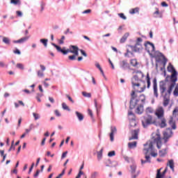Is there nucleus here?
Masks as SVG:
<instances>
[{
  "label": "nucleus",
  "instance_id": "nucleus-55",
  "mask_svg": "<svg viewBox=\"0 0 178 178\" xmlns=\"http://www.w3.org/2000/svg\"><path fill=\"white\" fill-rule=\"evenodd\" d=\"M55 115L56 116H58V118L62 116V114L60 113L59 111L58 110H55Z\"/></svg>",
  "mask_w": 178,
  "mask_h": 178
},
{
  "label": "nucleus",
  "instance_id": "nucleus-46",
  "mask_svg": "<svg viewBox=\"0 0 178 178\" xmlns=\"http://www.w3.org/2000/svg\"><path fill=\"white\" fill-rule=\"evenodd\" d=\"M116 152L115 151H111L108 153V156H115Z\"/></svg>",
  "mask_w": 178,
  "mask_h": 178
},
{
  "label": "nucleus",
  "instance_id": "nucleus-43",
  "mask_svg": "<svg viewBox=\"0 0 178 178\" xmlns=\"http://www.w3.org/2000/svg\"><path fill=\"white\" fill-rule=\"evenodd\" d=\"M17 67L18 69H20L21 70H24V65L22 63H17Z\"/></svg>",
  "mask_w": 178,
  "mask_h": 178
},
{
  "label": "nucleus",
  "instance_id": "nucleus-42",
  "mask_svg": "<svg viewBox=\"0 0 178 178\" xmlns=\"http://www.w3.org/2000/svg\"><path fill=\"white\" fill-rule=\"evenodd\" d=\"M82 95L86 98H91V93H88L87 92H82Z\"/></svg>",
  "mask_w": 178,
  "mask_h": 178
},
{
  "label": "nucleus",
  "instance_id": "nucleus-29",
  "mask_svg": "<svg viewBox=\"0 0 178 178\" xmlns=\"http://www.w3.org/2000/svg\"><path fill=\"white\" fill-rule=\"evenodd\" d=\"M128 147L129 148H131V149L136 148V147H137V142L134 141V142L129 143Z\"/></svg>",
  "mask_w": 178,
  "mask_h": 178
},
{
  "label": "nucleus",
  "instance_id": "nucleus-33",
  "mask_svg": "<svg viewBox=\"0 0 178 178\" xmlns=\"http://www.w3.org/2000/svg\"><path fill=\"white\" fill-rule=\"evenodd\" d=\"M104 149H101L100 151L97 152V159L98 161H101L102 159V152Z\"/></svg>",
  "mask_w": 178,
  "mask_h": 178
},
{
  "label": "nucleus",
  "instance_id": "nucleus-2",
  "mask_svg": "<svg viewBox=\"0 0 178 178\" xmlns=\"http://www.w3.org/2000/svg\"><path fill=\"white\" fill-rule=\"evenodd\" d=\"M156 145L158 149H161L162 148V138H161V134H156L155 136H153L152 140L147 142L145 144V148L143 149V154L147 155L148 152H152L154 151V145Z\"/></svg>",
  "mask_w": 178,
  "mask_h": 178
},
{
  "label": "nucleus",
  "instance_id": "nucleus-19",
  "mask_svg": "<svg viewBox=\"0 0 178 178\" xmlns=\"http://www.w3.org/2000/svg\"><path fill=\"white\" fill-rule=\"evenodd\" d=\"M136 112L138 115H141V113L144 112V106L143 104H140V106H138L136 110Z\"/></svg>",
  "mask_w": 178,
  "mask_h": 178
},
{
  "label": "nucleus",
  "instance_id": "nucleus-64",
  "mask_svg": "<svg viewBox=\"0 0 178 178\" xmlns=\"http://www.w3.org/2000/svg\"><path fill=\"white\" fill-rule=\"evenodd\" d=\"M130 123L131 126H136V120H132Z\"/></svg>",
  "mask_w": 178,
  "mask_h": 178
},
{
  "label": "nucleus",
  "instance_id": "nucleus-40",
  "mask_svg": "<svg viewBox=\"0 0 178 178\" xmlns=\"http://www.w3.org/2000/svg\"><path fill=\"white\" fill-rule=\"evenodd\" d=\"M33 116L35 120H38V119L41 118V115H40V114L35 113H33Z\"/></svg>",
  "mask_w": 178,
  "mask_h": 178
},
{
  "label": "nucleus",
  "instance_id": "nucleus-35",
  "mask_svg": "<svg viewBox=\"0 0 178 178\" xmlns=\"http://www.w3.org/2000/svg\"><path fill=\"white\" fill-rule=\"evenodd\" d=\"M138 81V75H134L131 79V83L134 84Z\"/></svg>",
  "mask_w": 178,
  "mask_h": 178
},
{
  "label": "nucleus",
  "instance_id": "nucleus-17",
  "mask_svg": "<svg viewBox=\"0 0 178 178\" xmlns=\"http://www.w3.org/2000/svg\"><path fill=\"white\" fill-rule=\"evenodd\" d=\"M136 97H132L131 98V100H130V106H129V108L130 109H134V108H136V105H137V103L134 102V99H135Z\"/></svg>",
  "mask_w": 178,
  "mask_h": 178
},
{
  "label": "nucleus",
  "instance_id": "nucleus-30",
  "mask_svg": "<svg viewBox=\"0 0 178 178\" xmlns=\"http://www.w3.org/2000/svg\"><path fill=\"white\" fill-rule=\"evenodd\" d=\"M131 168V172L133 175L134 173H136V170H137V165L134 163L133 165H130Z\"/></svg>",
  "mask_w": 178,
  "mask_h": 178
},
{
  "label": "nucleus",
  "instance_id": "nucleus-32",
  "mask_svg": "<svg viewBox=\"0 0 178 178\" xmlns=\"http://www.w3.org/2000/svg\"><path fill=\"white\" fill-rule=\"evenodd\" d=\"M40 42L43 44L44 47L47 48L48 47V39H40Z\"/></svg>",
  "mask_w": 178,
  "mask_h": 178
},
{
  "label": "nucleus",
  "instance_id": "nucleus-10",
  "mask_svg": "<svg viewBox=\"0 0 178 178\" xmlns=\"http://www.w3.org/2000/svg\"><path fill=\"white\" fill-rule=\"evenodd\" d=\"M156 116H157L158 119H162L163 118V116L165 115V111H163V107H159L156 110L155 112Z\"/></svg>",
  "mask_w": 178,
  "mask_h": 178
},
{
  "label": "nucleus",
  "instance_id": "nucleus-14",
  "mask_svg": "<svg viewBox=\"0 0 178 178\" xmlns=\"http://www.w3.org/2000/svg\"><path fill=\"white\" fill-rule=\"evenodd\" d=\"M138 129H135L132 131V136L129 138V141L138 139Z\"/></svg>",
  "mask_w": 178,
  "mask_h": 178
},
{
  "label": "nucleus",
  "instance_id": "nucleus-27",
  "mask_svg": "<svg viewBox=\"0 0 178 178\" xmlns=\"http://www.w3.org/2000/svg\"><path fill=\"white\" fill-rule=\"evenodd\" d=\"M3 42L6 44V45H10V39L7 37H3Z\"/></svg>",
  "mask_w": 178,
  "mask_h": 178
},
{
  "label": "nucleus",
  "instance_id": "nucleus-24",
  "mask_svg": "<svg viewBox=\"0 0 178 178\" xmlns=\"http://www.w3.org/2000/svg\"><path fill=\"white\" fill-rule=\"evenodd\" d=\"M160 55H161V56H163V67L161 68V70H163V69H165V67L166 66V63H168V58L165 57V56H163V54H162V53H160Z\"/></svg>",
  "mask_w": 178,
  "mask_h": 178
},
{
  "label": "nucleus",
  "instance_id": "nucleus-18",
  "mask_svg": "<svg viewBox=\"0 0 178 178\" xmlns=\"http://www.w3.org/2000/svg\"><path fill=\"white\" fill-rule=\"evenodd\" d=\"M168 147L163 149L159 151V156H161V158H163V156H165V155H166V154H168Z\"/></svg>",
  "mask_w": 178,
  "mask_h": 178
},
{
  "label": "nucleus",
  "instance_id": "nucleus-51",
  "mask_svg": "<svg viewBox=\"0 0 178 178\" xmlns=\"http://www.w3.org/2000/svg\"><path fill=\"white\" fill-rule=\"evenodd\" d=\"M66 97L69 99V101L72 102V104H74V101L73 100V99H72V97H70L69 95H66Z\"/></svg>",
  "mask_w": 178,
  "mask_h": 178
},
{
  "label": "nucleus",
  "instance_id": "nucleus-58",
  "mask_svg": "<svg viewBox=\"0 0 178 178\" xmlns=\"http://www.w3.org/2000/svg\"><path fill=\"white\" fill-rule=\"evenodd\" d=\"M14 54H17V55H20L22 54V52L20 51V50H19V49H16L15 50L13 51Z\"/></svg>",
  "mask_w": 178,
  "mask_h": 178
},
{
  "label": "nucleus",
  "instance_id": "nucleus-20",
  "mask_svg": "<svg viewBox=\"0 0 178 178\" xmlns=\"http://www.w3.org/2000/svg\"><path fill=\"white\" fill-rule=\"evenodd\" d=\"M167 166H169L172 171L175 170V161L173 159L168 160V163H167Z\"/></svg>",
  "mask_w": 178,
  "mask_h": 178
},
{
  "label": "nucleus",
  "instance_id": "nucleus-5",
  "mask_svg": "<svg viewBox=\"0 0 178 178\" xmlns=\"http://www.w3.org/2000/svg\"><path fill=\"white\" fill-rule=\"evenodd\" d=\"M178 107H176L172 111V117L170 118L169 120V124L171 126L172 130H176L177 127L176 126V120H173V118H176L177 120H178Z\"/></svg>",
  "mask_w": 178,
  "mask_h": 178
},
{
  "label": "nucleus",
  "instance_id": "nucleus-23",
  "mask_svg": "<svg viewBox=\"0 0 178 178\" xmlns=\"http://www.w3.org/2000/svg\"><path fill=\"white\" fill-rule=\"evenodd\" d=\"M129 35L130 34L129 33H126L124 34L122 38L120 39L121 44H123L124 42H126V40H127Z\"/></svg>",
  "mask_w": 178,
  "mask_h": 178
},
{
  "label": "nucleus",
  "instance_id": "nucleus-45",
  "mask_svg": "<svg viewBox=\"0 0 178 178\" xmlns=\"http://www.w3.org/2000/svg\"><path fill=\"white\" fill-rule=\"evenodd\" d=\"M64 40H65V35H63V36L61 37V39L58 40V43H59L60 45H62V44H65Z\"/></svg>",
  "mask_w": 178,
  "mask_h": 178
},
{
  "label": "nucleus",
  "instance_id": "nucleus-48",
  "mask_svg": "<svg viewBox=\"0 0 178 178\" xmlns=\"http://www.w3.org/2000/svg\"><path fill=\"white\" fill-rule=\"evenodd\" d=\"M16 14L18 16V17H23V13L22 11H16Z\"/></svg>",
  "mask_w": 178,
  "mask_h": 178
},
{
  "label": "nucleus",
  "instance_id": "nucleus-63",
  "mask_svg": "<svg viewBox=\"0 0 178 178\" xmlns=\"http://www.w3.org/2000/svg\"><path fill=\"white\" fill-rule=\"evenodd\" d=\"M137 74H140L141 77H144V74L141 71H136Z\"/></svg>",
  "mask_w": 178,
  "mask_h": 178
},
{
  "label": "nucleus",
  "instance_id": "nucleus-37",
  "mask_svg": "<svg viewBox=\"0 0 178 178\" xmlns=\"http://www.w3.org/2000/svg\"><path fill=\"white\" fill-rule=\"evenodd\" d=\"M146 113L148 115V113H154V108L152 107H147L146 108Z\"/></svg>",
  "mask_w": 178,
  "mask_h": 178
},
{
  "label": "nucleus",
  "instance_id": "nucleus-7",
  "mask_svg": "<svg viewBox=\"0 0 178 178\" xmlns=\"http://www.w3.org/2000/svg\"><path fill=\"white\" fill-rule=\"evenodd\" d=\"M163 140L164 141V144H166L168 141H169V138H171L173 136V131L170 128H167L165 131L163 133Z\"/></svg>",
  "mask_w": 178,
  "mask_h": 178
},
{
  "label": "nucleus",
  "instance_id": "nucleus-31",
  "mask_svg": "<svg viewBox=\"0 0 178 178\" xmlns=\"http://www.w3.org/2000/svg\"><path fill=\"white\" fill-rule=\"evenodd\" d=\"M106 166L108 168H116V165H118V161H113V165H110L108 163V162H106Z\"/></svg>",
  "mask_w": 178,
  "mask_h": 178
},
{
  "label": "nucleus",
  "instance_id": "nucleus-54",
  "mask_svg": "<svg viewBox=\"0 0 178 178\" xmlns=\"http://www.w3.org/2000/svg\"><path fill=\"white\" fill-rule=\"evenodd\" d=\"M94 102H95V106L96 108L97 112H98L99 108H98V104L97 103V99H95Z\"/></svg>",
  "mask_w": 178,
  "mask_h": 178
},
{
  "label": "nucleus",
  "instance_id": "nucleus-25",
  "mask_svg": "<svg viewBox=\"0 0 178 178\" xmlns=\"http://www.w3.org/2000/svg\"><path fill=\"white\" fill-rule=\"evenodd\" d=\"M140 12V8L136 7L130 10L129 13L131 15H135V13H138Z\"/></svg>",
  "mask_w": 178,
  "mask_h": 178
},
{
  "label": "nucleus",
  "instance_id": "nucleus-49",
  "mask_svg": "<svg viewBox=\"0 0 178 178\" xmlns=\"http://www.w3.org/2000/svg\"><path fill=\"white\" fill-rule=\"evenodd\" d=\"M97 176H98V172H94L91 175V178H97Z\"/></svg>",
  "mask_w": 178,
  "mask_h": 178
},
{
  "label": "nucleus",
  "instance_id": "nucleus-12",
  "mask_svg": "<svg viewBox=\"0 0 178 178\" xmlns=\"http://www.w3.org/2000/svg\"><path fill=\"white\" fill-rule=\"evenodd\" d=\"M153 91L154 97H156V98H158V97H159V95L158 94V83L156 82V78H154L153 79Z\"/></svg>",
  "mask_w": 178,
  "mask_h": 178
},
{
  "label": "nucleus",
  "instance_id": "nucleus-3",
  "mask_svg": "<svg viewBox=\"0 0 178 178\" xmlns=\"http://www.w3.org/2000/svg\"><path fill=\"white\" fill-rule=\"evenodd\" d=\"M141 42H143V39L141 38H138L134 46H128L129 48H131L132 51H130V50L127 49V52L132 56L134 55V53L133 52H138V54L143 52V49H144V47H143V44H141Z\"/></svg>",
  "mask_w": 178,
  "mask_h": 178
},
{
  "label": "nucleus",
  "instance_id": "nucleus-56",
  "mask_svg": "<svg viewBox=\"0 0 178 178\" xmlns=\"http://www.w3.org/2000/svg\"><path fill=\"white\" fill-rule=\"evenodd\" d=\"M67 155V151L63 152L62 156H61V159H65V158H66Z\"/></svg>",
  "mask_w": 178,
  "mask_h": 178
},
{
  "label": "nucleus",
  "instance_id": "nucleus-28",
  "mask_svg": "<svg viewBox=\"0 0 178 178\" xmlns=\"http://www.w3.org/2000/svg\"><path fill=\"white\" fill-rule=\"evenodd\" d=\"M154 17H162V15L159 13V9L156 8V11L153 13Z\"/></svg>",
  "mask_w": 178,
  "mask_h": 178
},
{
  "label": "nucleus",
  "instance_id": "nucleus-1",
  "mask_svg": "<svg viewBox=\"0 0 178 178\" xmlns=\"http://www.w3.org/2000/svg\"><path fill=\"white\" fill-rule=\"evenodd\" d=\"M167 70L170 73H172V74L171 76L168 75L164 81H160L159 90L161 94L166 92V84H173L175 87L176 86V81H177V71H176L172 63H169Z\"/></svg>",
  "mask_w": 178,
  "mask_h": 178
},
{
  "label": "nucleus",
  "instance_id": "nucleus-59",
  "mask_svg": "<svg viewBox=\"0 0 178 178\" xmlns=\"http://www.w3.org/2000/svg\"><path fill=\"white\" fill-rule=\"evenodd\" d=\"M80 52L82 55H83L85 56V58H87V53H86V51L83 49L80 50Z\"/></svg>",
  "mask_w": 178,
  "mask_h": 178
},
{
  "label": "nucleus",
  "instance_id": "nucleus-38",
  "mask_svg": "<svg viewBox=\"0 0 178 178\" xmlns=\"http://www.w3.org/2000/svg\"><path fill=\"white\" fill-rule=\"evenodd\" d=\"M140 81L143 82V87L141 88V90L139 91V92H144L145 88H147V86H145V81L140 80Z\"/></svg>",
  "mask_w": 178,
  "mask_h": 178
},
{
  "label": "nucleus",
  "instance_id": "nucleus-22",
  "mask_svg": "<svg viewBox=\"0 0 178 178\" xmlns=\"http://www.w3.org/2000/svg\"><path fill=\"white\" fill-rule=\"evenodd\" d=\"M75 115H76V118H78L79 122H82V120H84V115L81 114L79 111H75Z\"/></svg>",
  "mask_w": 178,
  "mask_h": 178
},
{
  "label": "nucleus",
  "instance_id": "nucleus-9",
  "mask_svg": "<svg viewBox=\"0 0 178 178\" xmlns=\"http://www.w3.org/2000/svg\"><path fill=\"white\" fill-rule=\"evenodd\" d=\"M51 45L53 47H55V48H56V49H57L58 52H61V54H63V55H67V54H69V52L72 53V51H73V50H70L69 49H67L66 50V47H63V49H62L60 47L56 45V44H55V43H51Z\"/></svg>",
  "mask_w": 178,
  "mask_h": 178
},
{
  "label": "nucleus",
  "instance_id": "nucleus-53",
  "mask_svg": "<svg viewBox=\"0 0 178 178\" xmlns=\"http://www.w3.org/2000/svg\"><path fill=\"white\" fill-rule=\"evenodd\" d=\"M145 158L146 161L148 162V163H151V156L146 155L145 156Z\"/></svg>",
  "mask_w": 178,
  "mask_h": 178
},
{
  "label": "nucleus",
  "instance_id": "nucleus-13",
  "mask_svg": "<svg viewBox=\"0 0 178 178\" xmlns=\"http://www.w3.org/2000/svg\"><path fill=\"white\" fill-rule=\"evenodd\" d=\"M118 133V129L116 127H111V133H110V140L111 142H113L115 140V134Z\"/></svg>",
  "mask_w": 178,
  "mask_h": 178
},
{
  "label": "nucleus",
  "instance_id": "nucleus-62",
  "mask_svg": "<svg viewBox=\"0 0 178 178\" xmlns=\"http://www.w3.org/2000/svg\"><path fill=\"white\" fill-rule=\"evenodd\" d=\"M161 6H163V7H164V8H168V5L167 4L166 2L163 1V2L161 3Z\"/></svg>",
  "mask_w": 178,
  "mask_h": 178
},
{
  "label": "nucleus",
  "instance_id": "nucleus-11",
  "mask_svg": "<svg viewBox=\"0 0 178 178\" xmlns=\"http://www.w3.org/2000/svg\"><path fill=\"white\" fill-rule=\"evenodd\" d=\"M120 67L122 69V70H127V69H130V64L127 63V60H123L120 61Z\"/></svg>",
  "mask_w": 178,
  "mask_h": 178
},
{
  "label": "nucleus",
  "instance_id": "nucleus-15",
  "mask_svg": "<svg viewBox=\"0 0 178 178\" xmlns=\"http://www.w3.org/2000/svg\"><path fill=\"white\" fill-rule=\"evenodd\" d=\"M29 36H25L18 40H13V42L14 44H23L24 42H26V41H27L29 40Z\"/></svg>",
  "mask_w": 178,
  "mask_h": 178
},
{
  "label": "nucleus",
  "instance_id": "nucleus-26",
  "mask_svg": "<svg viewBox=\"0 0 178 178\" xmlns=\"http://www.w3.org/2000/svg\"><path fill=\"white\" fill-rule=\"evenodd\" d=\"M167 124H166V119L165 118H161V122L160 124V127L161 129H163V127H166Z\"/></svg>",
  "mask_w": 178,
  "mask_h": 178
},
{
  "label": "nucleus",
  "instance_id": "nucleus-60",
  "mask_svg": "<svg viewBox=\"0 0 178 178\" xmlns=\"http://www.w3.org/2000/svg\"><path fill=\"white\" fill-rule=\"evenodd\" d=\"M140 98H141V102H144V101H145V95H140Z\"/></svg>",
  "mask_w": 178,
  "mask_h": 178
},
{
  "label": "nucleus",
  "instance_id": "nucleus-34",
  "mask_svg": "<svg viewBox=\"0 0 178 178\" xmlns=\"http://www.w3.org/2000/svg\"><path fill=\"white\" fill-rule=\"evenodd\" d=\"M95 66H96V67H97V69H99V70H100V72H101L102 76H103L104 77H105V74H104V70H102V68L101 67V65H99V63H96V64H95Z\"/></svg>",
  "mask_w": 178,
  "mask_h": 178
},
{
  "label": "nucleus",
  "instance_id": "nucleus-6",
  "mask_svg": "<svg viewBox=\"0 0 178 178\" xmlns=\"http://www.w3.org/2000/svg\"><path fill=\"white\" fill-rule=\"evenodd\" d=\"M155 123L156 122L152 118V115L148 114L144 117V120H142V124L145 129L150 126V124H155Z\"/></svg>",
  "mask_w": 178,
  "mask_h": 178
},
{
  "label": "nucleus",
  "instance_id": "nucleus-61",
  "mask_svg": "<svg viewBox=\"0 0 178 178\" xmlns=\"http://www.w3.org/2000/svg\"><path fill=\"white\" fill-rule=\"evenodd\" d=\"M40 175V170H37L35 174H34V177H38V175Z\"/></svg>",
  "mask_w": 178,
  "mask_h": 178
},
{
  "label": "nucleus",
  "instance_id": "nucleus-47",
  "mask_svg": "<svg viewBox=\"0 0 178 178\" xmlns=\"http://www.w3.org/2000/svg\"><path fill=\"white\" fill-rule=\"evenodd\" d=\"M173 95H175V97H178V88L177 86L175 87L174 92H173Z\"/></svg>",
  "mask_w": 178,
  "mask_h": 178
},
{
  "label": "nucleus",
  "instance_id": "nucleus-50",
  "mask_svg": "<svg viewBox=\"0 0 178 178\" xmlns=\"http://www.w3.org/2000/svg\"><path fill=\"white\" fill-rule=\"evenodd\" d=\"M68 59L70 60H76V56L74 55H72V56H68Z\"/></svg>",
  "mask_w": 178,
  "mask_h": 178
},
{
  "label": "nucleus",
  "instance_id": "nucleus-41",
  "mask_svg": "<svg viewBox=\"0 0 178 178\" xmlns=\"http://www.w3.org/2000/svg\"><path fill=\"white\" fill-rule=\"evenodd\" d=\"M62 107H63V109H64V111H70V108H69V106H67L66 103H63Z\"/></svg>",
  "mask_w": 178,
  "mask_h": 178
},
{
  "label": "nucleus",
  "instance_id": "nucleus-39",
  "mask_svg": "<svg viewBox=\"0 0 178 178\" xmlns=\"http://www.w3.org/2000/svg\"><path fill=\"white\" fill-rule=\"evenodd\" d=\"M131 65H133L134 67L137 66L138 65V62H137L136 59H132L131 60Z\"/></svg>",
  "mask_w": 178,
  "mask_h": 178
},
{
  "label": "nucleus",
  "instance_id": "nucleus-57",
  "mask_svg": "<svg viewBox=\"0 0 178 178\" xmlns=\"http://www.w3.org/2000/svg\"><path fill=\"white\" fill-rule=\"evenodd\" d=\"M82 13H83V15L88 14V13H91V9L86 10L83 11Z\"/></svg>",
  "mask_w": 178,
  "mask_h": 178
},
{
  "label": "nucleus",
  "instance_id": "nucleus-44",
  "mask_svg": "<svg viewBox=\"0 0 178 178\" xmlns=\"http://www.w3.org/2000/svg\"><path fill=\"white\" fill-rule=\"evenodd\" d=\"M118 16L121 18L123 19V20H126L127 19V17L124 15V13H118Z\"/></svg>",
  "mask_w": 178,
  "mask_h": 178
},
{
  "label": "nucleus",
  "instance_id": "nucleus-4",
  "mask_svg": "<svg viewBox=\"0 0 178 178\" xmlns=\"http://www.w3.org/2000/svg\"><path fill=\"white\" fill-rule=\"evenodd\" d=\"M173 88H175L174 84H170V86L167 90V92H161L160 90V93L161 97L163 98V105L165 108L169 105V102L170 101V94H172V91H173Z\"/></svg>",
  "mask_w": 178,
  "mask_h": 178
},
{
  "label": "nucleus",
  "instance_id": "nucleus-52",
  "mask_svg": "<svg viewBox=\"0 0 178 178\" xmlns=\"http://www.w3.org/2000/svg\"><path fill=\"white\" fill-rule=\"evenodd\" d=\"M38 77H44V72H42L40 70H39L38 72Z\"/></svg>",
  "mask_w": 178,
  "mask_h": 178
},
{
  "label": "nucleus",
  "instance_id": "nucleus-8",
  "mask_svg": "<svg viewBox=\"0 0 178 178\" xmlns=\"http://www.w3.org/2000/svg\"><path fill=\"white\" fill-rule=\"evenodd\" d=\"M145 49L149 54V55H152L151 52H155V45L153 44L152 42L149 41H147L145 42Z\"/></svg>",
  "mask_w": 178,
  "mask_h": 178
},
{
  "label": "nucleus",
  "instance_id": "nucleus-36",
  "mask_svg": "<svg viewBox=\"0 0 178 178\" xmlns=\"http://www.w3.org/2000/svg\"><path fill=\"white\" fill-rule=\"evenodd\" d=\"M10 3H13V5H22L20 0H10Z\"/></svg>",
  "mask_w": 178,
  "mask_h": 178
},
{
  "label": "nucleus",
  "instance_id": "nucleus-21",
  "mask_svg": "<svg viewBox=\"0 0 178 178\" xmlns=\"http://www.w3.org/2000/svg\"><path fill=\"white\" fill-rule=\"evenodd\" d=\"M146 81L147 83V88L149 89L151 88V77H149V73L147 72L146 75Z\"/></svg>",
  "mask_w": 178,
  "mask_h": 178
},
{
  "label": "nucleus",
  "instance_id": "nucleus-16",
  "mask_svg": "<svg viewBox=\"0 0 178 178\" xmlns=\"http://www.w3.org/2000/svg\"><path fill=\"white\" fill-rule=\"evenodd\" d=\"M70 48L73 49L71 54H74L75 56H79V47L77 46L71 45Z\"/></svg>",
  "mask_w": 178,
  "mask_h": 178
}]
</instances>
